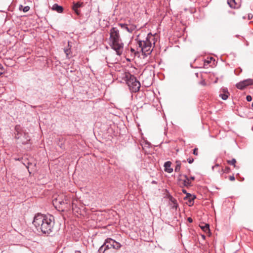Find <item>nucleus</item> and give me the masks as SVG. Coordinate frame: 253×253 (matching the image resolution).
<instances>
[{"instance_id":"26","label":"nucleus","mask_w":253,"mask_h":253,"mask_svg":"<svg viewBox=\"0 0 253 253\" xmlns=\"http://www.w3.org/2000/svg\"><path fill=\"white\" fill-rule=\"evenodd\" d=\"M200 84L202 85H204V86H205L206 85V83L205 82V80H202V81L200 82Z\"/></svg>"},{"instance_id":"37","label":"nucleus","mask_w":253,"mask_h":253,"mask_svg":"<svg viewBox=\"0 0 253 253\" xmlns=\"http://www.w3.org/2000/svg\"><path fill=\"white\" fill-rule=\"evenodd\" d=\"M251 16H249V19H250Z\"/></svg>"},{"instance_id":"12","label":"nucleus","mask_w":253,"mask_h":253,"mask_svg":"<svg viewBox=\"0 0 253 253\" xmlns=\"http://www.w3.org/2000/svg\"><path fill=\"white\" fill-rule=\"evenodd\" d=\"M201 228L209 236L211 235V232L209 228V225L208 224H206L205 225H200Z\"/></svg>"},{"instance_id":"4","label":"nucleus","mask_w":253,"mask_h":253,"mask_svg":"<svg viewBox=\"0 0 253 253\" xmlns=\"http://www.w3.org/2000/svg\"><path fill=\"white\" fill-rule=\"evenodd\" d=\"M123 79L126 82L130 90L133 92H137L140 88V84L136 78L128 72L124 74Z\"/></svg>"},{"instance_id":"7","label":"nucleus","mask_w":253,"mask_h":253,"mask_svg":"<svg viewBox=\"0 0 253 253\" xmlns=\"http://www.w3.org/2000/svg\"><path fill=\"white\" fill-rule=\"evenodd\" d=\"M253 84V80L252 79H247L239 82L236 84V86L239 89H243L247 86Z\"/></svg>"},{"instance_id":"29","label":"nucleus","mask_w":253,"mask_h":253,"mask_svg":"<svg viewBox=\"0 0 253 253\" xmlns=\"http://www.w3.org/2000/svg\"><path fill=\"white\" fill-rule=\"evenodd\" d=\"M229 170V168H228V167H227L225 169V171H227V172H228Z\"/></svg>"},{"instance_id":"18","label":"nucleus","mask_w":253,"mask_h":253,"mask_svg":"<svg viewBox=\"0 0 253 253\" xmlns=\"http://www.w3.org/2000/svg\"><path fill=\"white\" fill-rule=\"evenodd\" d=\"M19 9L23 10V12H26L29 10L30 7L28 6H26L23 7L22 5H20Z\"/></svg>"},{"instance_id":"6","label":"nucleus","mask_w":253,"mask_h":253,"mask_svg":"<svg viewBox=\"0 0 253 253\" xmlns=\"http://www.w3.org/2000/svg\"><path fill=\"white\" fill-rule=\"evenodd\" d=\"M104 244L105 246H106L105 247L107 249H109L111 248H113L114 249L118 250L121 247V245L119 243L115 241V240L111 238L107 239L105 240Z\"/></svg>"},{"instance_id":"3","label":"nucleus","mask_w":253,"mask_h":253,"mask_svg":"<svg viewBox=\"0 0 253 253\" xmlns=\"http://www.w3.org/2000/svg\"><path fill=\"white\" fill-rule=\"evenodd\" d=\"M155 37L152 34H148L145 40L139 41L142 52L145 55L150 54L153 50L152 44L155 45Z\"/></svg>"},{"instance_id":"22","label":"nucleus","mask_w":253,"mask_h":253,"mask_svg":"<svg viewBox=\"0 0 253 253\" xmlns=\"http://www.w3.org/2000/svg\"><path fill=\"white\" fill-rule=\"evenodd\" d=\"M3 68L1 64H0V75H1L3 73Z\"/></svg>"},{"instance_id":"5","label":"nucleus","mask_w":253,"mask_h":253,"mask_svg":"<svg viewBox=\"0 0 253 253\" xmlns=\"http://www.w3.org/2000/svg\"><path fill=\"white\" fill-rule=\"evenodd\" d=\"M52 202L56 208H61L68 204L67 197L64 194H61L54 198Z\"/></svg>"},{"instance_id":"28","label":"nucleus","mask_w":253,"mask_h":253,"mask_svg":"<svg viewBox=\"0 0 253 253\" xmlns=\"http://www.w3.org/2000/svg\"><path fill=\"white\" fill-rule=\"evenodd\" d=\"M187 220L188 221V222H189L190 223L193 221V220H192V218H191V217H188L187 219Z\"/></svg>"},{"instance_id":"20","label":"nucleus","mask_w":253,"mask_h":253,"mask_svg":"<svg viewBox=\"0 0 253 253\" xmlns=\"http://www.w3.org/2000/svg\"><path fill=\"white\" fill-rule=\"evenodd\" d=\"M105 244H104L99 249L98 253H104V252L107 250L105 247Z\"/></svg>"},{"instance_id":"13","label":"nucleus","mask_w":253,"mask_h":253,"mask_svg":"<svg viewBox=\"0 0 253 253\" xmlns=\"http://www.w3.org/2000/svg\"><path fill=\"white\" fill-rule=\"evenodd\" d=\"M52 9L56 11L58 13H61L63 12V8L62 6L58 5L57 4H54L53 5Z\"/></svg>"},{"instance_id":"8","label":"nucleus","mask_w":253,"mask_h":253,"mask_svg":"<svg viewBox=\"0 0 253 253\" xmlns=\"http://www.w3.org/2000/svg\"><path fill=\"white\" fill-rule=\"evenodd\" d=\"M179 178V184L181 186L189 187L191 186L190 179L186 175H180Z\"/></svg>"},{"instance_id":"17","label":"nucleus","mask_w":253,"mask_h":253,"mask_svg":"<svg viewBox=\"0 0 253 253\" xmlns=\"http://www.w3.org/2000/svg\"><path fill=\"white\" fill-rule=\"evenodd\" d=\"M176 166L175 168V172H179L181 168V162L179 161H176Z\"/></svg>"},{"instance_id":"25","label":"nucleus","mask_w":253,"mask_h":253,"mask_svg":"<svg viewBox=\"0 0 253 253\" xmlns=\"http://www.w3.org/2000/svg\"><path fill=\"white\" fill-rule=\"evenodd\" d=\"M187 161L189 164H192L194 161V159L193 158H189L187 159Z\"/></svg>"},{"instance_id":"30","label":"nucleus","mask_w":253,"mask_h":253,"mask_svg":"<svg viewBox=\"0 0 253 253\" xmlns=\"http://www.w3.org/2000/svg\"><path fill=\"white\" fill-rule=\"evenodd\" d=\"M190 179V180H194L195 179V177H191L190 178H189Z\"/></svg>"},{"instance_id":"16","label":"nucleus","mask_w":253,"mask_h":253,"mask_svg":"<svg viewBox=\"0 0 253 253\" xmlns=\"http://www.w3.org/2000/svg\"><path fill=\"white\" fill-rule=\"evenodd\" d=\"M169 200L171 202L170 205L172 208L176 209L178 207V204L176 203V200L172 198L171 197L169 198Z\"/></svg>"},{"instance_id":"21","label":"nucleus","mask_w":253,"mask_h":253,"mask_svg":"<svg viewBox=\"0 0 253 253\" xmlns=\"http://www.w3.org/2000/svg\"><path fill=\"white\" fill-rule=\"evenodd\" d=\"M64 52L66 53L67 57H68L69 54L70 53V48L69 49H65Z\"/></svg>"},{"instance_id":"32","label":"nucleus","mask_w":253,"mask_h":253,"mask_svg":"<svg viewBox=\"0 0 253 253\" xmlns=\"http://www.w3.org/2000/svg\"><path fill=\"white\" fill-rule=\"evenodd\" d=\"M131 51L132 52H134V50L133 49L131 48Z\"/></svg>"},{"instance_id":"35","label":"nucleus","mask_w":253,"mask_h":253,"mask_svg":"<svg viewBox=\"0 0 253 253\" xmlns=\"http://www.w3.org/2000/svg\"><path fill=\"white\" fill-rule=\"evenodd\" d=\"M68 46H70L69 42H68Z\"/></svg>"},{"instance_id":"14","label":"nucleus","mask_w":253,"mask_h":253,"mask_svg":"<svg viewBox=\"0 0 253 253\" xmlns=\"http://www.w3.org/2000/svg\"><path fill=\"white\" fill-rule=\"evenodd\" d=\"M82 3L80 2H77L75 3L73 6V9L76 12L77 15L80 14V11L78 10V8L81 6Z\"/></svg>"},{"instance_id":"33","label":"nucleus","mask_w":253,"mask_h":253,"mask_svg":"<svg viewBox=\"0 0 253 253\" xmlns=\"http://www.w3.org/2000/svg\"><path fill=\"white\" fill-rule=\"evenodd\" d=\"M202 238H205V236H204V235H203V236H202Z\"/></svg>"},{"instance_id":"2","label":"nucleus","mask_w":253,"mask_h":253,"mask_svg":"<svg viewBox=\"0 0 253 253\" xmlns=\"http://www.w3.org/2000/svg\"><path fill=\"white\" fill-rule=\"evenodd\" d=\"M110 41L111 47L118 55H121L123 51L124 44L120 39L119 31L116 28L113 27L110 30Z\"/></svg>"},{"instance_id":"1","label":"nucleus","mask_w":253,"mask_h":253,"mask_svg":"<svg viewBox=\"0 0 253 253\" xmlns=\"http://www.w3.org/2000/svg\"><path fill=\"white\" fill-rule=\"evenodd\" d=\"M33 223L38 230L45 234L51 232L54 223L52 216H47L40 214L35 216Z\"/></svg>"},{"instance_id":"10","label":"nucleus","mask_w":253,"mask_h":253,"mask_svg":"<svg viewBox=\"0 0 253 253\" xmlns=\"http://www.w3.org/2000/svg\"><path fill=\"white\" fill-rule=\"evenodd\" d=\"M227 3L230 7L234 8H238L239 4L236 2V0H228Z\"/></svg>"},{"instance_id":"11","label":"nucleus","mask_w":253,"mask_h":253,"mask_svg":"<svg viewBox=\"0 0 253 253\" xmlns=\"http://www.w3.org/2000/svg\"><path fill=\"white\" fill-rule=\"evenodd\" d=\"M171 162H167L165 163V170L169 173H170L172 171V169L170 168L171 166Z\"/></svg>"},{"instance_id":"36","label":"nucleus","mask_w":253,"mask_h":253,"mask_svg":"<svg viewBox=\"0 0 253 253\" xmlns=\"http://www.w3.org/2000/svg\"><path fill=\"white\" fill-rule=\"evenodd\" d=\"M17 127H18V126H16V127H15L16 129H17Z\"/></svg>"},{"instance_id":"34","label":"nucleus","mask_w":253,"mask_h":253,"mask_svg":"<svg viewBox=\"0 0 253 253\" xmlns=\"http://www.w3.org/2000/svg\"><path fill=\"white\" fill-rule=\"evenodd\" d=\"M252 107H253V102L252 103Z\"/></svg>"},{"instance_id":"15","label":"nucleus","mask_w":253,"mask_h":253,"mask_svg":"<svg viewBox=\"0 0 253 253\" xmlns=\"http://www.w3.org/2000/svg\"><path fill=\"white\" fill-rule=\"evenodd\" d=\"M223 93L220 94V96L222 98V99L226 100L228 97L229 93L225 89H223Z\"/></svg>"},{"instance_id":"31","label":"nucleus","mask_w":253,"mask_h":253,"mask_svg":"<svg viewBox=\"0 0 253 253\" xmlns=\"http://www.w3.org/2000/svg\"><path fill=\"white\" fill-rule=\"evenodd\" d=\"M182 192H183V193H186V190H184V189H183V190H182Z\"/></svg>"},{"instance_id":"24","label":"nucleus","mask_w":253,"mask_h":253,"mask_svg":"<svg viewBox=\"0 0 253 253\" xmlns=\"http://www.w3.org/2000/svg\"><path fill=\"white\" fill-rule=\"evenodd\" d=\"M246 99L248 101H251L252 99V96L251 95H247Z\"/></svg>"},{"instance_id":"9","label":"nucleus","mask_w":253,"mask_h":253,"mask_svg":"<svg viewBox=\"0 0 253 253\" xmlns=\"http://www.w3.org/2000/svg\"><path fill=\"white\" fill-rule=\"evenodd\" d=\"M119 25L129 33H132L136 29V26L134 24H119Z\"/></svg>"},{"instance_id":"19","label":"nucleus","mask_w":253,"mask_h":253,"mask_svg":"<svg viewBox=\"0 0 253 253\" xmlns=\"http://www.w3.org/2000/svg\"><path fill=\"white\" fill-rule=\"evenodd\" d=\"M227 163L228 164L233 165L234 168H236V160L235 159H233L231 160H228Z\"/></svg>"},{"instance_id":"27","label":"nucleus","mask_w":253,"mask_h":253,"mask_svg":"<svg viewBox=\"0 0 253 253\" xmlns=\"http://www.w3.org/2000/svg\"><path fill=\"white\" fill-rule=\"evenodd\" d=\"M229 180L231 181H234L235 180V177L234 175H231L229 176Z\"/></svg>"},{"instance_id":"23","label":"nucleus","mask_w":253,"mask_h":253,"mask_svg":"<svg viewBox=\"0 0 253 253\" xmlns=\"http://www.w3.org/2000/svg\"><path fill=\"white\" fill-rule=\"evenodd\" d=\"M193 154L196 156L198 155V148H195L193 150Z\"/></svg>"}]
</instances>
